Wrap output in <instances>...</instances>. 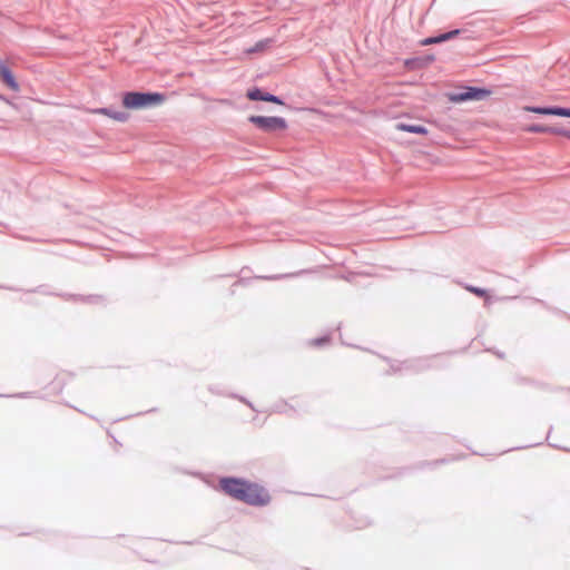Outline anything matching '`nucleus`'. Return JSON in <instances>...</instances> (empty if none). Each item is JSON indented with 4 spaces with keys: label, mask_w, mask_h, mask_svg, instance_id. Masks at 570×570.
<instances>
[{
    "label": "nucleus",
    "mask_w": 570,
    "mask_h": 570,
    "mask_svg": "<svg viewBox=\"0 0 570 570\" xmlns=\"http://www.w3.org/2000/svg\"><path fill=\"white\" fill-rule=\"evenodd\" d=\"M219 484L226 494L250 505H266L271 501L267 490L257 483L226 478L222 479Z\"/></svg>",
    "instance_id": "nucleus-1"
},
{
    "label": "nucleus",
    "mask_w": 570,
    "mask_h": 570,
    "mask_svg": "<svg viewBox=\"0 0 570 570\" xmlns=\"http://www.w3.org/2000/svg\"><path fill=\"white\" fill-rule=\"evenodd\" d=\"M163 101L164 96L157 92H127L122 97V106L127 109H142Z\"/></svg>",
    "instance_id": "nucleus-2"
},
{
    "label": "nucleus",
    "mask_w": 570,
    "mask_h": 570,
    "mask_svg": "<svg viewBox=\"0 0 570 570\" xmlns=\"http://www.w3.org/2000/svg\"><path fill=\"white\" fill-rule=\"evenodd\" d=\"M248 120L263 131L285 130L287 122L281 117L250 116Z\"/></svg>",
    "instance_id": "nucleus-3"
},
{
    "label": "nucleus",
    "mask_w": 570,
    "mask_h": 570,
    "mask_svg": "<svg viewBox=\"0 0 570 570\" xmlns=\"http://www.w3.org/2000/svg\"><path fill=\"white\" fill-rule=\"evenodd\" d=\"M491 95V91L483 88L466 87L463 91L449 95L452 102H462L466 100H482Z\"/></svg>",
    "instance_id": "nucleus-4"
},
{
    "label": "nucleus",
    "mask_w": 570,
    "mask_h": 570,
    "mask_svg": "<svg viewBox=\"0 0 570 570\" xmlns=\"http://www.w3.org/2000/svg\"><path fill=\"white\" fill-rule=\"evenodd\" d=\"M523 110L528 111V112L539 114V115L560 116V117H569L570 118V108L525 106V107H523Z\"/></svg>",
    "instance_id": "nucleus-5"
},
{
    "label": "nucleus",
    "mask_w": 570,
    "mask_h": 570,
    "mask_svg": "<svg viewBox=\"0 0 570 570\" xmlns=\"http://www.w3.org/2000/svg\"><path fill=\"white\" fill-rule=\"evenodd\" d=\"M529 132L534 134H552V135H559L562 137H566L570 139V129H566L563 127H551V126H544V125H531L527 127L525 129Z\"/></svg>",
    "instance_id": "nucleus-6"
},
{
    "label": "nucleus",
    "mask_w": 570,
    "mask_h": 570,
    "mask_svg": "<svg viewBox=\"0 0 570 570\" xmlns=\"http://www.w3.org/2000/svg\"><path fill=\"white\" fill-rule=\"evenodd\" d=\"M0 79L11 90L19 91L20 87L9 68L7 60L0 61Z\"/></svg>",
    "instance_id": "nucleus-7"
},
{
    "label": "nucleus",
    "mask_w": 570,
    "mask_h": 570,
    "mask_svg": "<svg viewBox=\"0 0 570 570\" xmlns=\"http://www.w3.org/2000/svg\"><path fill=\"white\" fill-rule=\"evenodd\" d=\"M246 96L250 100H262V101H268V102H273V104H277V105H283V101L278 97L267 94V92H263L258 88L248 90Z\"/></svg>",
    "instance_id": "nucleus-8"
},
{
    "label": "nucleus",
    "mask_w": 570,
    "mask_h": 570,
    "mask_svg": "<svg viewBox=\"0 0 570 570\" xmlns=\"http://www.w3.org/2000/svg\"><path fill=\"white\" fill-rule=\"evenodd\" d=\"M88 112L104 115V116H107L116 121H121V122L127 121L128 117H129L125 112H119V111L115 112L107 108L88 109Z\"/></svg>",
    "instance_id": "nucleus-9"
},
{
    "label": "nucleus",
    "mask_w": 570,
    "mask_h": 570,
    "mask_svg": "<svg viewBox=\"0 0 570 570\" xmlns=\"http://www.w3.org/2000/svg\"><path fill=\"white\" fill-rule=\"evenodd\" d=\"M459 32H460L459 30H453V31L443 33L439 37L425 38L421 41V45L429 46V45H433V43H440V42H443V41L454 38L456 35H459Z\"/></svg>",
    "instance_id": "nucleus-10"
},
{
    "label": "nucleus",
    "mask_w": 570,
    "mask_h": 570,
    "mask_svg": "<svg viewBox=\"0 0 570 570\" xmlns=\"http://www.w3.org/2000/svg\"><path fill=\"white\" fill-rule=\"evenodd\" d=\"M396 129L419 135H426L429 132L425 127L419 125L397 124Z\"/></svg>",
    "instance_id": "nucleus-11"
},
{
    "label": "nucleus",
    "mask_w": 570,
    "mask_h": 570,
    "mask_svg": "<svg viewBox=\"0 0 570 570\" xmlns=\"http://www.w3.org/2000/svg\"><path fill=\"white\" fill-rule=\"evenodd\" d=\"M272 43L271 39H264L258 41L254 47L246 50V53L264 52Z\"/></svg>",
    "instance_id": "nucleus-12"
},
{
    "label": "nucleus",
    "mask_w": 570,
    "mask_h": 570,
    "mask_svg": "<svg viewBox=\"0 0 570 570\" xmlns=\"http://www.w3.org/2000/svg\"><path fill=\"white\" fill-rule=\"evenodd\" d=\"M468 289H469L471 293H473V294H475V295H478V296H480V297H483V296H485V295H487V292H485L484 289H482V288H478V287H468Z\"/></svg>",
    "instance_id": "nucleus-13"
}]
</instances>
